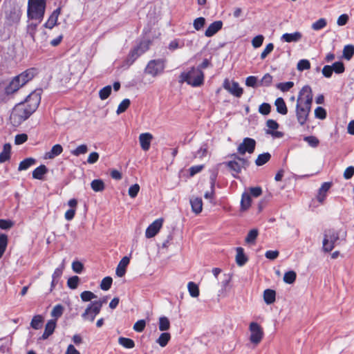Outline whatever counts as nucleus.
Returning <instances> with one entry per match:
<instances>
[{"label":"nucleus","mask_w":354,"mask_h":354,"mask_svg":"<svg viewBox=\"0 0 354 354\" xmlns=\"http://www.w3.org/2000/svg\"><path fill=\"white\" fill-rule=\"evenodd\" d=\"M313 92L311 88L306 85L299 91L295 107V114L297 122L303 126L308 120L313 102Z\"/></svg>","instance_id":"obj_1"},{"label":"nucleus","mask_w":354,"mask_h":354,"mask_svg":"<svg viewBox=\"0 0 354 354\" xmlns=\"http://www.w3.org/2000/svg\"><path fill=\"white\" fill-rule=\"evenodd\" d=\"M46 7V0H28L27 16L28 20L35 21L29 28L35 30L38 24L44 19Z\"/></svg>","instance_id":"obj_2"},{"label":"nucleus","mask_w":354,"mask_h":354,"mask_svg":"<svg viewBox=\"0 0 354 354\" xmlns=\"http://www.w3.org/2000/svg\"><path fill=\"white\" fill-rule=\"evenodd\" d=\"M204 74L200 68L192 67L187 72H183L179 77V82H186L188 84L196 87L203 84Z\"/></svg>","instance_id":"obj_3"},{"label":"nucleus","mask_w":354,"mask_h":354,"mask_svg":"<svg viewBox=\"0 0 354 354\" xmlns=\"http://www.w3.org/2000/svg\"><path fill=\"white\" fill-rule=\"evenodd\" d=\"M35 73L32 69L27 70L12 79L6 88V93L11 94L18 91L21 86L31 80Z\"/></svg>","instance_id":"obj_4"},{"label":"nucleus","mask_w":354,"mask_h":354,"mask_svg":"<svg viewBox=\"0 0 354 354\" xmlns=\"http://www.w3.org/2000/svg\"><path fill=\"white\" fill-rule=\"evenodd\" d=\"M26 105V104L19 103L13 109L10 117L13 126L18 127L32 114Z\"/></svg>","instance_id":"obj_5"},{"label":"nucleus","mask_w":354,"mask_h":354,"mask_svg":"<svg viewBox=\"0 0 354 354\" xmlns=\"http://www.w3.org/2000/svg\"><path fill=\"white\" fill-rule=\"evenodd\" d=\"M339 239V232L335 229H328L324 232L322 250L324 252H331Z\"/></svg>","instance_id":"obj_6"},{"label":"nucleus","mask_w":354,"mask_h":354,"mask_svg":"<svg viewBox=\"0 0 354 354\" xmlns=\"http://www.w3.org/2000/svg\"><path fill=\"white\" fill-rule=\"evenodd\" d=\"M248 330L250 333V342L254 346L259 345L264 336V332L262 326L257 322H252L249 324Z\"/></svg>","instance_id":"obj_7"},{"label":"nucleus","mask_w":354,"mask_h":354,"mask_svg":"<svg viewBox=\"0 0 354 354\" xmlns=\"http://www.w3.org/2000/svg\"><path fill=\"white\" fill-rule=\"evenodd\" d=\"M165 62L162 59L151 60L147 65L145 72L147 74L156 77L163 73Z\"/></svg>","instance_id":"obj_8"},{"label":"nucleus","mask_w":354,"mask_h":354,"mask_svg":"<svg viewBox=\"0 0 354 354\" xmlns=\"http://www.w3.org/2000/svg\"><path fill=\"white\" fill-rule=\"evenodd\" d=\"M148 48L149 43L142 42L139 46L131 50L125 60L127 65H131L142 54L147 51Z\"/></svg>","instance_id":"obj_9"},{"label":"nucleus","mask_w":354,"mask_h":354,"mask_svg":"<svg viewBox=\"0 0 354 354\" xmlns=\"http://www.w3.org/2000/svg\"><path fill=\"white\" fill-rule=\"evenodd\" d=\"M41 90H35L32 92L21 104H26V107L32 113L37 109L41 101Z\"/></svg>","instance_id":"obj_10"},{"label":"nucleus","mask_w":354,"mask_h":354,"mask_svg":"<svg viewBox=\"0 0 354 354\" xmlns=\"http://www.w3.org/2000/svg\"><path fill=\"white\" fill-rule=\"evenodd\" d=\"M232 156L234 157V159L227 162L226 165L231 171L234 172L232 175L236 176V174L241 173L242 169H245L248 166V161L247 160L239 158L234 154Z\"/></svg>","instance_id":"obj_11"},{"label":"nucleus","mask_w":354,"mask_h":354,"mask_svg":"<svg viewBox=\"0 0 354 354\" xmlns=\"http://www.w3.org/2000/svg\"><path fill=\"white\" fill-rule=\"evenodd\" d=\"M100 310V304L92 302L87 306L82 317L84 320L92 322Z\"/></svg>","instance_id":"obj_12"},{"label":"nucleus","mask_w":354,"mask_h":354,"mask_svg":"<svg viewBox=\"0 0 354 354\" xmlns=\"http://www.w3.org/2000/svg\"><path fill=\"white\" fill-rule=\"evenodd\" d=\"M164 223V219L160 218L156 219L152 223H151L145 230V236L147 239L154 237L160 230Z\"/></svg>","instance_id":"obj_13"},{"label":"nucleus","mask_w":354,"mask_h":354,"mask_svg":"<svg viewBox=\"0 0 354 354\" xmlns=\"http://www.w3.org/2000/svg\"><path fill=\"white\" fill-rule=\"evenodd\" d=\"M256 142L254 139L245 138L243 142L239 145L237 151L239 154L243 155L246 152L252 153L255 149Z\"/></svg>","instance_id":"obj_14"},{"label":"nucleus","mask_w":354,"mask_h":354,"mask_svg":"<svg viewBox=\"0 0 354 354\" xmlns=\"http://www.w3.org/2000/svg\"><path fill=\"white\" fill-rule=\"evenodd\" d=\"M223 86L225 90L237 97H241L243 94V88L240 87L239 83L236 82L230 81L228 79H225Z\"/></svg>","instance_id":"obj_15"},{"label":"nucleus","mask_w":354,"mask_h":354,"mask_svg":"<svg viewBox=\"0 0 354 354\" xmlns=\"http://www.w3.org/2000/svg\"><path fill=\"white\" fill-rule=\"evenodd\" d=\"M153 137L150 133H142L139 136V142L143 151H148Z\"/></svg>","instance_id":"obj_16"},{"label":"nucleus","mask_w":354,"mask_h":354,"mask_svg":"<svg viewBox=\"0 0 354 354\" xmlns=\"http://www.w3.org/2000/svg\"><path fill=\"white\" fill-rule=\"evenodd\" d=\"M223 27V22L221 21H216L209 25L205 32V35L207 37H211L217 33Z\"/></svg>","instance_id":"obj_17"},{"label":"nucleus","mask_w":354,"mask_h":354,"mask_svg":"<svg viewBox=\"0 0 354 354\" xmlns=\"http://www.w3.org/2000/svg\"><path fill=\"white\" fill-rule=\"evenodd\" d=\"M302 33L299 31H295L291 33H284L281 37V40L287 43L298 42L302 38Z\"/></svg>","instance_id":"obj_18"},{"label":"nucleus","mask_w":354,"mask_h":354,"mask_svg":"<svg viewBox=\"0 0 354 354\" xmlns=\"http://www.w3.org/2000/svg\"><path fill=\"white\" fill-rule=\"evenodd\" d=\"M130 259L128 257H124L119 262L115 274L119 277H122L126 273V269L127 266L129 264Z\"/></svg>","instance_id":"obj_19"},{"label":"nucleus","mask_w":354,"mask_h":354,"mask_svg":"<svg viewBox=\"0 0 354 354\" xmlns=\"http://www.w3.org/2000/svg\"><path fill=\"white\" fill-rule=\"evenodd\" d=\"M63 151V147L61 145L57 144L53 146L49 151H47L44 155V159L51 160L55 158L56 156L60 155Z\"/></svg>","instance_id":"obj_20"},{"label":"nucleus","mask_w":354,"mask_h":354,"mask_svg":"<svg viewBox=\"0 0 354 354\" xmlns=\"http://www.w3.org/2000/svg\"><path fill=\"white\" fill-rule=\"evenodd\" d=\"M60 8H57L55 10L48 19L47 21L44 24V26L46 28L52 29L55 26L57 25L58 17L60 15Z\"/></svg>","instance_id":"obj_21"},{"label":"nucleus","mask_w":354,"mask_h":354,"mask_svg":"<svg viewBox=\"0 0 354 354\" xmlns=\"http://www.w3.org/2000/svg\"><path fill=\"white\" fill-rule=\"evenodd\" d=\"M192 212L196 214H200L203 210V201L199 197H192L189 200Z\"/></svg>","instance_id":"obj_22"},{"label":"nucleus","mask_w":354,"mask_h":354,"mask_svg":"<svg viewBox=\"0 0 354 354\" xmlns=\"http://www.w3.org/2000/svg\"><path fill=\"white\" fill-rule=\"evenodd\" d=\"M56 327V321L55 319H50L48 321L45 326L44 332L41 337L42 339H46L50 335H51Z\"/></svg>","instance_id":"obj_23"},{"label":"nucleus","mask_w":354,"mask_h":354,"mask_svg":"<svg viewBox=\"0 0 354 354\" xmlns=\"http://www.w3.org/2000/svg\"><path fill=\"white\" fill-rule=\"evenodd\" d=\"M277 111L281 115H286L288 113V108L284 100L282 97H278L274 102Z\"/></svg>","instance_id":"obj_24"},{"label":"nucleus","mask_w":354,"mask_h":354,"mask_svg":"<svg viewBox=\"0 0 354 354\" xmlns=\"http://www.w3.org/2000/svg\"><path fill=\"white\" fill-rule=\"evenodd\" d=\"M171 334L168 332L162 333L156 339V342L162 348L165 347L171 340Z\"/></svg>","instance_id":"obj_25"},{"label":"nucleus","mask_w":354,"mask_h":354,"mask_svg":"<svg viewBox=\"0 0 354 354\" xmlns=\"http://www.w3.org/2000/svg\"><path fill=\"white\" fill-rule=\"evenodd\" d=\"M236 263L239 266H243L247 261L248 258L244 254V250L242 248L239 247L236 249Z\"/></svg>","instance_id":"obj_26"},{"label":"nucleus","mask_w":354,"mask_h":354,"mask_svg":"<svg viewBox=\"0 0 354 354\" xmlns=\"http://www.w3.org/2000/svg\"><path fill=\"white\" fill-rule=\"evenodd\" d=\"M276 292L271 289H266L263 292V300L268 305L272 304L275 301Z\"/></svg>","instance_id":"obj_27"},{"label":"nucleus","mask_w":354,"mask_h":354,"mask_svg":"<svg viewBox=\"0 0 354 354\" xmlns=\"http://www.w3.org/2000/svg\"><path fill=\"white\" fill-rule=\"evenodd\" d=\"M251 196L249 193L245 192L242 194L241 201V209L242 211H245L249 209L251 205Z\"/></svg>","instance_id":"obj_28"},{"label":"nucleus","mask_w":354,"mask_h":354,"mask_svg":"<svg viewBox=\"0 0 354 354\" xmlns=\"http://www.w3.org/2000/svg\"><path fill=\"white\" fill-rule=\"evenodd\" d=\"M47 171L48 169L44 165H41L33 170L32 178L35 179L41 180Z\"/></svg>","instance_id":"obj_29"},{"label":"nucleus","mask_w":354,"mask_h":354,"mask_svg":"<svg viewBox=\"0 0 354 354\" xmlns=\"http://www.w3.org/2000/svg\"><path fill=\"white\" fill-rule=\"evenodd\" d=\"M170 321L169 319L165 317L162 316L158 319V328L160 331L166 332L170 328Z\"/></svg>","instance_id":"obj_30"},{"label":"nucleus","mask_w":354,"mask_h":354,"mask_svg":"<svg viewBox=\"0 0 354 354\" xmlns=\"http://www.w3.org/2000/svg\"><path fill=\"white\" fill-rule=\"evenodd\" d=\"M36 162V160L33 158H28L20 162L18 170L24 171L28 169L31 166L34 165Z\"/></svg>","instance_id":"obj_31"},{"label":"nucleus","mask_w":354,"mask_h":354,"mask_svg":"<svg viewBox=\"0 0 354 354\" xmlns=\"http://www.w3.org/2000/svg\"><path fill=\"white\" fill-rule=\"evenodd\" d=\"M64 268V265H62L61 266H59V268H57L55 270V271L53 274V276H52L53 280L51 282L50 290H52L53 288L55 287V286L57 283L58 279L62 275Z\"/></svg>","instance_id":"obj_32"},{"label":"nucleus","mask_w":354,"mask_h":354,"mask_svg":"<svg viewBox=\"0 0 354 354\" xmlns=\"http://www.w3.org/2000/svg\"><path fill=\"white\" fill-rule=\"evenodd\" d=\"M10 145L5 144L3 151L0 153V163L4 162L10 159Z\"/></svg>","instance_id":"obj_33"},{"label":"nucleus","mask_w":354,"mask_h":354,"mask_svg":"<svg viewBox=\"0 0 354 354\" xmlns=\"http://www.w3.org/2000/svg\"><path fill=\"white\" fill-rule=\"evenodd\" d=\"M188 292L191 297H198L199 296V288L198 286L193 281H190L187 284Z\"/></svg>","instance_id":"obj_34"},{"label":"nucleus","mask_w":354,"mask_h":354,"mask_svg":"<svg viewBox=\"0 0 354 354\" xmlns=\"http://www.w3.org/2000/svg\"><path fill=\"white\" fill-rule=\"evenodd\" d=\"M91 187L94 192H102L105 188L104 183L101 179L93 180L91 183Z\"/></svg>","instance_id":"obj_35"},{"label":"nucleus","mask_w":354,"mask_h":354,"mask_svg":"<svg viewBox=\"0 0 354 354\" xmlns=\"http://www.w3.org/2000/svg\"><path fill=\"white\" fill-rule=\"evenodd\" d=\"M8 242V236L5 234H0V259H1L6 252Z\"/></svg>","instance_id":"obj_36"},{"label":"nucleus","mask_w":354,"mask_h":354,"mask_svg":"<svg viewBox=\"0 0 354 354\" xmlns=\"http://www.w3.org/2000/svg\"><path fill=\"white\" fill-rule=\"evenodd\" d=\"M327 26V21L324 18H320L316 21L313 22L311 28L313 30L317 31L324 28Z\"/></svg>","instance_id":"obj_37"},{"label":"nucleus","mask_w":354,"mask_h":354,"mask_svg":"<svg viewBox=\"0 0 354 354\" xmlns=\"http://www.w3.org/2000/svg\"><path fill=\"white\" fill-rule=\"evenodd\" d=\"M118 343L126 348H133L135 346L133 340L127 337H119Z\"/></svg>","instance_id":"obj_38"},{"label":"nucleus","mask_w":354,"mask_h":354,"mask_svg":"<svg viewBox=\"0 0 354 354\" xmlns=\"http://www.w3.org/2000/svg\"><path fill=\"white\" fill-rule=\"evenodd\" d=\"M43 320V317L40 315L34 316L30 322L31 327L36 330L39 329L41 327Z\"/></svg>","instance_id":"obj_39"},{"label":"nucleus","mask_w":354,"mask_h":354,"mask_svg":"<svg viewBox=\"0 0 354 354\" xmlns=\"http://www.w3.org/2000/svg\"><path fill=\"white\" fill-rule=\"evenodd\" d=\"M64 312V307L61 304H57L54 306L51 311V316L55 319V321L60 317Z\"/></svg>","instance_id":"obj_40"},{"label":"nucleus","mask_w":354,"mask_h":354,"mask_svg":"<svg viewBox=\"0 0 354 354\" xmlns=\"http://www.w3.org/2000/svg\"><path fill=\"white\" fill-rule=\"evenodd\" d=\"M259 234L258 230L257 229H253L249 231L247 236L245 237V241L249 244H253L255 242V240Z\"/></svg>","instance_id":"obj_41"},{"label":"nucleus","mask_w":354,"mask_h":354,"mask_svg":"<svg viewBox=\"0 0 354 354\" xmlns=\"http://www.w3.org/2000/svg\"><path fill=\"white\" fill-rule=\"evenodd\" d=\"M270 154L269 153H263L262 154L259 155L257 157L255 163L258 166H261L266 164L270 159Z\"/></svg>","instance_id":"obj_42"},{"label":"nucleus","mask_w":354,"mask_h":354,"mask_svg":"<svg viewBox=\"0 0 354 354\" xmlns=\"http://www.w3.org/2000/svg\"><path fill=\"white\" fill-rule=\"evenodd\" d=\"M354 55V46L353 45H346L344 46L343 50V56L347 59L350 60L351 57Z\"/></svg>","instance_id":"obj_43"},{"label":"nucleus","mask_w":354,"mask_h":354,"mask_svg":"<svg viewBox=\"0 0 354 354\" xmlns=\"http://www.w3.org/2000/svg\"><path fill=\"white\" fill-rule=\"evenodd\" d=\"M296 277L297 274L295 271H288L284 274L283 281L286 283L292 284L295 281Z\"/></svg>","instance_id":"obj_44"},{"label":"nucleus","mask_w":354,"mask_h":354,"mask_svg":"<svg viewBox=\"0 0 354 354\" xmlns=\"http://www.w3.org/2000/svg\"><path fill=\"white\" fill-rule=\"evenodd\" d=\"M310 68V63L309 60L306 59H301L298 62L297 64V71L301 72L305 70H308Z\"/></svg>","instance_id":"obj_45"},{"label":"nucleus","mask_w":354,"mask_h":354,"mask_svg":"<svg viewBox=\"0 0 354 354\" xmlns=\"http://www.w3.org/2000/svg\"><path fill=\"white\" fill-rule=\"evenodd\" d=\"M111 86L110 85L106 86L99 91V97L102 100L107 99L111 93Z\"/></svg>","instance_id":"obj_46"},{"label":"nucleus","mask_w":354,"mask_h":354,"mask_svg":"<svg viewBox=\"0 0 354 354\" xmlns=\"http://www.w3.org/2000/svg\"><path fill=\"white\" fill-rule=\"evenodd\" d=\"M131 102L129 99H124L123 100L120 104L118 105L116 113L118 115H120L122 113H124L130 106Z\"/></svg>","instance_id":"obj_47"},{"label":"nucleus","mask_w":354,"mask_h":354,"mask_svg":"<svg viewBox=\"0 0 354 354\" xmlns=\"http://www.w3.org/2000/svg\"><path fill=\"white\" fill-rule=\"evenodd\" d=\"M223 277V280L221 282L222 292L226 291L227 288L228 287V286L232 280V276L230 274H224Z\"/></svg>","instance_id":"obj_48"},{"label":"nucleus","mask_w":354,"mask_h":354,"mask_svg":"<svg viewBox=\"0 0 354 354\" xmlns=\"http://www.w3.org/2000/svg\"><path fill=\"white\" fill-rule=\"evenodd\" d=\"M205 22L206 20L204 17H198L194 20L193 26L196 30H200L204 27Z\"/></svg>","instance_id":"obj_49"},{"label":"nucleus","mask_w":354,"mask_h":354,"mask_svg":"<svg viewBox=\"0 0 354 354\" xmlns=\"http://www.w3.org/2000/svg\"><path fill=\"white\" fill-rule=\"evenodd\" d=\"M88 151V147L86 145H81L78 146L76 149L71 151V153L73 156H79L82 154H85Z\"/></svg>","instance_id":"obj_50"},{"label":"nucleus","mask_w":354,"mask_h":354,"mask_svg":"<svg viewBox=\"0 0 354 354\" xmlns=\"http://www.w3.org/2000/svg\"><path fill=\"white\" fill-rule=\"evenodd\" d=\"M113 279L110 277H104L100 283V288L103 290H108L110 289Z\"/></svg>","instance_id":"obj_51"},{"label":"nucleus","mask_w":354,"mask_h":354,"mask_svg":"<svg viewBox=\"0 0 354 354\" xmlns=\"http://www.w3.org/2000/svg\"><path fill=\"white\" fill-rule=\"evenodd\" d=\"M294 86L293 82H281L277 84V88L282 92L289 91Z\"/></svg>","instance_id":"obj_52"},{"label":"nucleus","mask_w":354,"mask_h":354,"mask_svg":"<svg viewBox=\"0 0 354 354\" xmlns=\"http://www.w3.org/2000/svg\"><path fill=\"white\" fill-rule=\"evenodd\" d=\"M80 297L83 301H89L97 298V296L91 291H84L81 293Z\"/></svg>","instance_id":"obj_53"},{"label":"nucleus","mask_w":354,"mask_h":354,"mask_svg":"<svg viewBox=\"0 0 354 354\" xmlns=\"http://www.w3.org/2000/svg\"><path fill=\"white\" fill-rule=\"evenodd\" d=\"M79 283L80 278L77 276L71 277L67 281V285L71 289L77 288Z\"/></svg>","instance_id":"obj_54"},{"label":"nucleus","mask_w":354,"mask_h":354,"mask_svg":"<svg viewBox=\"0 0 354 354\" xmlns=\"http://www.w3.org/2000/svg\"><path fill=\"white\" fill-rule=\"evenodd\" d=\"M333 71L337 74H340L344 72V65L342 62H335L332 66Z\"/></svg>","instance_id":"obj_55"},{"label":"nucleus","mask_w":354,"mask_h":354,"mask_svg":"<svg viewBox=\"0 0 354 354\" xmlns=\"http://www.w3.org/2000/svg\"><path fill=\"white\" fill-rule=\"evenodd\" d=\"M146 326V322L144 319L137 321L133 325V330L136 332L141 333Z\"/></svg>","instance_id":"obj_56"},{"label":"nucleus","mask_w":354,"mask_h":354,"mask_svg":"<svg viewBox=\"0 0 354 354\" xmlns=\"http://www.w3.org/2000/svg\"><path fill=\"white\" fill-rule=\"evenodd\" d=\"M263 40L264 37L262 35H259L252 39V45L254 48H257L262 45Z\"/></svg>","instance_id":"obj_57"},{"label":"nucleus","mask_w":354,"mask_h":354,"mask_svg":"<svg viewBox=\"0 0 354 354\" xmlns=\"http://www.w3.org/2000/svg\"><path fill=\"white\" fill-rule=\"evenodd\" d=\"M140 191V185L134 184L129 188L128 194L131 198H135Z\"/></svg>","instance_id":"obj_58"},{"label":"nucleus","mask_w":354,"mask_h":354,"mask_svg":"<svg viewBox=\"0 0 354 354\" xmlns=\"http://www.w3.org/2000/svg\"><path fill=\"white\" fill-rule=\"evenodd\" d=\"M274 49L272 43L267 44L261 54V59H264Z\"/></svg>","instance_id":"obj_59"},{"label":"nucleus","mask_w":354,"mask_h":354,"mask_svg":"<svg viewBox=\"0 0 354 354\" xmlns=\"http://www.w3.org/2000/svg\"><path fill=\"white\" fill-rule=\"evenodd\" d=\"M315 115L318 119L324 120L326 117V111L324 108L319 106L315 110Z\"/></svg>","instance_id":"obj_60"},{"label":"nucleus","mask_w":354,"mask_h":354,"mask_svg":"<svg viewBox=\"0 0 354 354\" xmlns=\"http://www.w3.org/2000/svg\"><path fill=\"white\" fill-rule=\"evenodd\" d=\"M271 111V106L268 103H263L259 107V111L263 115H268Z\"/></svg>","instance_id":"obj_61"},{"label":"nucleus","mask_w":354,"mask_h":354,"mask_svg":"<svg viewBox=\"0 0 354 354\" xmlns=\"http://www.w3.org/2000/svg\"><path fill=\"white\" fill-rule=\"evenodd\" d=\"M304 140L306 142H308V144L310 146H311L313 147H317V145H319V140L315 136H313L305 137Z\"/></svg>","instance_id":"obj_62"},{"label":"nucleus","mask_w":354,"mask_h":354,"mask_svg":"<svg viewBox=\"0 0 354 354\" xmlns=\"http://www.w3.org/2000/svg\"><path fill=\"white\" fill-rule=\"evenodd\" d=\"M14 225V223L10 220L0 219V228L2 230H8Z\"/></svg>","instance_id":"obj_63"},{"label":"nucleus","mask_w":354,"mask_h":354,"mask_svg":"<svg viewBox=\"0 0 354 354\" xmlns=\"http://www.w3.org/2000/svg\"><path fill=\"white\" fill-rule=\"evenodd\" d=\"M272 82V76L269 73H266L262 77V79L261 80V85L268 86L271 84Z\"/></svg>","instance_id":"obj_64"}]
</instances>
